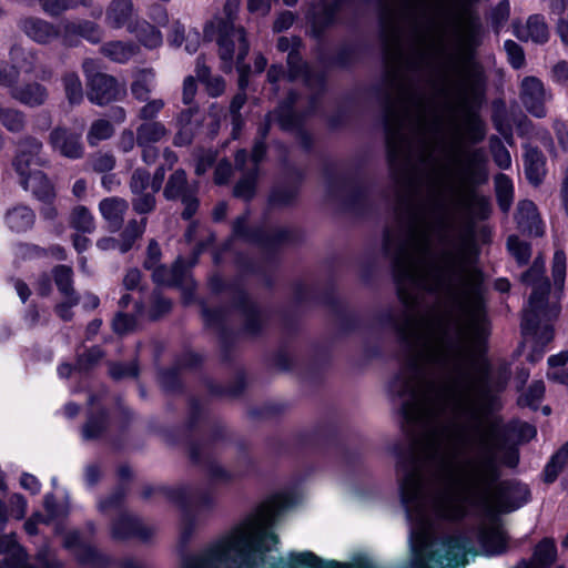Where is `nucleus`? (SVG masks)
Masks as SVG:
<instances>
[{
	"label": "nucleus",
	"instance_id": "nucleus-1",
	"mask_svg": "<svg viewBox=\"0 0 568 568\" xmlns=\"http://www.w3.org/2000/svg\"><path fill=\"white\" fill-rule=\"evenodd\" d=\"M430 0H406L410 40L402 47L397 12L384 4L382 12L385 74L384 104L387 154L392 174L402 189L415 185L417 165L424 166L425 196L385 233L384 251L390 256L398 297L405 306L394 326L399 338L418 352H486L488 322L483 278L473 263L474 242L456 232L447 214L445 191L452 204L476 219H487L489 201L476 191L488 180L483 149L463 152L456 183L434 153L444 118L434 97L410 79L432 67L448 27L457 36L462 64L456 92L463 108L462 138L484 141L487 128L475 104L484 95L481 67L469 55L481 43L483 24L471 9L475 0H454L444 21L429 14Z\"/></svg>",
	"mask_w": 568,
	"mask_h": 568
},
{
	"label": "nucleus",
	"instance_id": "nucleus-2",
	"mask_svg": "<svg viewBox=\"0 0 568 568\" xmlns=\"http://www.w3.org/2000/svg\"><path fill=\"white\" fill-rule=\"evenodd\" d=\"M277 542L278 536L272 531L252 535L244 526H237L204 554L185 559L183 568H210L214 562L223 568H260Z\"/></svg>",
	"mask_w": 568,
	"mask_h": 568
},
{
	"label": "nucleus",
	"instance_id": "nucleus-3",
	"mask_svg": "<svg viewBox=\"0 0 568 568\" xmlns=\"http://www.w3.org/2000/svg\"><path fill=\"white\" fill-rule=\"evenodd\" d=\"M267 448L277 456L291 455L292 446L300 453L311 450L323 453L335 449L343 463L349 468H356L362 463L358 449H351L346 445L342 425L337 417L318 420L311 430H300L292 436V444L277 436L266 439Z\"/></svg>",
	"mask_w": 568,
	"mask_h": 568
},
{
	"label": "nucleus",
	"instance_id": "nucleus-4",
	"mask_svg": "<svg viewBox=\"0 0 568 568\" xmlns=\"http://www.w3.org/2000/svg\"><path fill=\"white\" fill-rule=\"evenodd\" d=\"M544 273L545 262L541 257H536L531 267L521 275L523 283L532 285L523 329L525 334L531 335L536 344L535 353L542 352V346L552 339L554 329L549 322L557 318L560 312L557 303H548L550 284Z\"/></svg>",
	"mask_w": 568,
	"mask_h": 568
},
{
	"label": "nucleus",
	"instance_id": "nucleus-5",
	"mask_svg": "<svg viewBox=\"0 0 568 568\" xmlns=\"http://www.w3.org/2000/svg\"><path fill=\"white\" fill-rule=\"evenodd\" d=\"M388 452L395 457L396 473L400 475L398 493L406 516L410 521L423 523L426 510L415 445L396 440L388 447Z\"/></svg>",
	"mask_w": 568,
	"mask_h": 568
},
{
	"label": "nucleus",
	"instance_id": "nucleus-6",
	"mask_svg": "<svg viewBox=\"0 0 568 568\" xmlns=\"http://www.w3.org/2000/svg\"><path fill=\"white\" fill-rule=\"evenodd\" d=\"M490 432L501 453L500 463L510 469L519 465L520 452L518 446L529 443L537 436V428L534 425L519 419L503 423L500 416H497L490 423Z\"/></svg>",
	"mask_w": 568,
	"mask_h": 568
},
{
	"label": "nucleus",
	"instance_id": "nucleus-7",
	"mask_svg": "<svg viewBox=\"0 0 568 568\" xmlns=\"http://www.w3.org/2000/svg\"><path fill=\"white\" fill-rule=\"evenodd\" d=\"M187 416L183 425L172 426L165 432V437L171 445H182L186 448L187 457L191 464L202 462L200 438H194V433L199 429L202 422L207 418V410L196 396L187 398Z\"/></svg>",
	"mask_w": 568,
	"mask_h": 568
},
{
	"label": "nucleus",
	"instance_id": "nucleus-8",
	"mask_svg": "<svg viewBox=\"0 0 568 568\" xmlns=\"http://www.w3.org/2000/svg\"><path fill=\"white\" fill-rule=\"evenodd\" d=\"M267 366L294 373L302 384L320 387L329 375L335 357H265Z\"/></svg>",
	"mask_w": 568,
	"mask_h": 568
},
{
	"label": "nucleus",
	"instance_id": "nucleus-9",
	"mask_svg": "<svg viewBox=\"0 0 568 568\" xmlns=\"http://www.w3.org/2000/svg\"><path fill=\"white\" fill-rule=\"evenodd\" d=\"M207 357H176L175 363L180 365L181 371H199V382L206 388L207 394L213 398H240L248 387L247 373L245 368L236 369L234 379L230 385H222L202 368Z\"/></svg>",
	"mask_w": 568,
	"mask_h": 568
},
{
	"label": "nucleus",
	"instance_id": "nucleus-10",
	"mask_svg": "<svg viewBox=\"0 0 568 568\" xmlns=\"http://www.w3.org/2000/svg\"><path fill=\"white\" fill-rule=\"evenodd\" d=\"M62 547L74 556L81 567L112 568L116 565L112 556L103 552L95 545L85 541L78 529L65 532Z\"/></svg>",
	"mask_w": 568,
	"mask_h": 568
},
{
	"label": "nucleus",
	"instance_id": "nucleus-11",
	"mask_svg": "<svg viewBox=\"0 0 568 568\" xmlns=\"http://www.w3.org/2000/svg\"><path fill=\"white\" fill-rule=\"evenodd\" d=\"M197 192V183L190 182L186 172L178 169L169 175L163 196L166 201H180L184 205L182 219L190 220L199 209Z\"/></svg>",
	"mask_w": 568,
	"mask_h": 568
},
{
	"label": "nucleus",
	"instance_id": "nucleus-12",
	"mask_svg": "<svg viewBox=\"0 0 568 568\" xmlns=\"http://www.w3.org/2000/svg\"><path fill=\"white\" fill-rule=\"evenodd\" d=\"M85 73H90L94 68L93 60H85L82 64ZM88 99L98 105H105L112 101L122 99L125 95V89L118 80L106 73L88 74Z\"/></svg>",
	"mask_w": 568,
	"mask_h": 568
},
{
	"label": "nucleus",
	"instance_id": "nucleus-13",
	"mask_svg": "<svg viewBox=\"0 0 568 568\" xmlns=\"http://www.w3.org/2000/svg\"><path fill=\"white\" fill-rule=\"evenodd\" d=\"M494 498L501 513L509 514L518 510L531 499V491L527 484L516 479H503L497 483Z\"/></svg>",
	"mask_w": 568,
	"mask_h": 568
},
{
	"label": "nucleus",
	"instance_id": "nucleus-14",
	"mask_svg": "<svg viewBox=\"0 0 568 568\" xmlns=\"http://www.w3.org/2000/svg\"><path fill=\"white\" fill-rule=\"evenodd\" d=\"M150 186V172L143 168L135 169L129 181L130 192L132 194L131 205L134 213L146 217L156 209V196L158 192L152 189L149 192Z\"/></svg>",
	"mask_w": 568,
	"mask_h": 568
},
{
	"label": "nucleus",
	"instance_id": "nucleus-15",
	"mask_svg": "<svg viewBox=\"0 0 568 568\" xmlns=\"http://www.w3.org/2000/svg\"><path fill=\"white\" fill-rule=\"evenodd\" d=\"M162 491L166 493V499L178 506L182 513V527L180 531V542L185 546L190 542L196 528V514L189 487L185 485L176 487H162Z\"/></svg>",
	"mask_w": 568,
	"mask_h": 568
},
{
	"label": "nucleus",
	"instance_id": "nucleus-16",
	"mask_svg": "<svg viewBox=\"0 0 568 568\" xmlns=\"http://www.w3.org/2000/svg\"><path fill=\"white\" fill-rule=\"evenodd\" d=\"M237 8V1L236 0H227L224 6V12L226 16V19L221 20L219 22L217 29H219V55L222 60V69L225 72H230L232 70L234 53H235V45H237L236 38L233 37L231 31V26L234 30H241L244 34L243 28H236L234 24V17L233 13Z\"/></svg>",
	"mask_w": 568,
	"mask_h": 568
},
{
	"label": "nucleus",
	"instance_id": "nucleus-17",
	"mask_svg": "<svg viewBox=\"0 0 568 568\" xmlns=\"http://www.w3.org/2000/svg\"><path fill=\"white\" fill-rule=\"evenodd\" d=\"M110 536L115 541L139 539L146 542L152 538L153 529L145 526L139 516L123 510L111 520Z\"/></svg>",
	"mask_w": 568,
	"mask_h": 568
},
{
	"label": "nucleus",
	"instance_id": "nucleus-18",
	"mask_svg": "<svg viewBox=\"0 0 568 568\" xmlns=\"http://www.w3.org/2000/svg\"><path fill=\"white\" fill-rule=\"evenodd\" d=\"M519 98L528 113L542 119L547 115L546 103L551 99L542 81L534 75L525 77L519 85Z\"/></svg>",
	"mask_w": 568,
	"mask_h": 568
},
{
	"label": "nucleus",
	"instance_id": "nucleus-19",
	"mask_svg": "<svg viewBox=\"0 0 568 568\" xmlns=\"http://www.w3.org/2000/svg\"><path fill=\"white\" fill-rule=\"evenodd\" d=\"M277 49L281 52L288 51L287 54V65H288V73L287 79L290 81H294L296 79H303L305 84L310 88L318 89L321 90L324 85V77L320 73H313L308 65L302 60V57L300 55L298 51L296 50H290L291 48V41L286 37H281L277 40L276 44Z\"/></svg>",
	"mask_w": 568,
	"mask_h": 568
},
{
	"label": "nucleus",
	"instance_id": "nucleus-20",
	"mask_svg": "<svg viewBox=\"0 0 568 568\" xmlns=\"http://www.w3.org/2000/svg\"><path fill=\"white\" fill-rule=\"evenodd\" d=\"M48 163V159L43 155V144L39 139L27 135L19 141L12 165L20 176L31 171L32 165L45 166Z\"/></svg>",
	"mask_w": 568,
	"mask_h": 568
},
{
	"label": "nucleus",
	"instance_id": "nucleus-21",
	"mask_svg": "<svg viewBox=\"0 0 568 568\" xmlns=\"http://www.w3.org/2000/svg\"><path fill=\"white\" fill-rule=\"evenodd\" d=\"M297 503L294 488H287L268 495L255 509L252 517L257 521H272L277 515Z\"/></svg>",
	"mask_w": 568,
	"mask_h": 568
},
{
	"label": "nucleus",
	"instance_id": "nucleus-22",
	"mask_svg": "<svg viewBox=\"0 0 568 568\" xmlns=\"http://www.w3.org/2000/svg\"><path fill=\"white\" fill-rule=\"evenodd\" d=\"M351 359L349 365L352 367H356L361 371L366 369L374 359H378L379 357H348ZM397 359L399 357H396ZM405 361L402 364V367L398 372H403L405 376L410 378L413 381L414 385L416 386V383L422 378L423 371L418 363L419 359H432V361H439V359H478L484 364L489 365L490 359L494 357H403Z\"/></svg>",
	"mask_w": 568,
	"mask_h": 568
},
{
	"label": "nucleus",
	"instance_id": "nucleus-23",
	"mask_svg": "<svg viewBox=\"0 0 568 568\" xmlns=\"http://www.w3.org/2000/svg\"><path fill=\"white\" fill-rule=\"evenodd\" d=\"M49 145L54 152L68 159H80L83 156L84 148L81 142V134L65 126H55L49 134Z\"/></svg>",
	"mask_w": 568,
	"mask_h": 568
},
{
	"label": "nucleus",
	"instance_id": "nucleus-24",
	"mask_svg": "<svg viewBox=\"0 0 568 568\" xmlns=\"http://www.w3.org/2000/svg\"><path fill=\"white\" fill-rule=\"evenodd\" d=\"M111 425L110 409L104 405L87 408L85 420L81 426V436L87 442L101 439Z\"/></svg>",
	"mask_w": 568,
	"mask_h": 568
},
{
	"label": "nucleus",
	"instance_id": "nucleus-25",
	"mask_svg": "<svg viewBox=\"0 0 568 568\" xmlns=\"http://www.w3.org/2000/svg\"><path fill=\"white\" fill-rule=\"evenodd\" d=\"M18 28L29 39L39 44H49L61 34L60 29L55 24L38 17L21 18L18 21Z\"/></svg>",
	"mask_w": 568,
	"mask_h": 568
},
{
	"label": "nucleus",
	"instance_id": "nucleus-26",
	"mask_svg": "<svg viewBox=\"0 0 568 568\" xmlns=\"http://www.w3.org/2000/svg\"><path fill=\"white\" fill-rule=\"evenodd\" d=\"M62 37L64 44L72 47L75 39L81 37L91 43H99L103 38L100 26L90 20L65 21L63 23Z\"/></svg>",
	"mask_w": 568,
	"mask_h": 568
},
{
	"label": "nucleus",
	"instance_id": "nucleus-27",
	"mask_svg": "<svg viewBox=\"0 0 568 568\" xmlns=\"http://www.w3.org/2000/svg\"><path fill=\"white\" fill-rule=\"evenodd\" d=\"M98 209L106 223L108 230L110 232H118L123 225L129 203L123 197L110 196L101 200Z\"/></svg>",
	"mask_w": 568,
	"mask_h": 568
},
{
	"label": "nucleus",
	"instance_id": "nucleus-28",
	"mask_svg": "<svg viewBox=\"0 0 568 568\" xmlns=\"http://www.w3.org/2000/svg\"><path fill=\"white\" fill-rule=\"evenodd\" d=\"M234 303L244 321L243 331L248 335L257 334L265 323L264 316L257 306L251 302L244 292L237 293Z\"/></svg>",
	"mask_w": 568,
	"mask_h": 568
},
{
	"label": "nucleus",
	"instance_id": "nucleus-29",
	"mask_svg": "<svg viewBox=\"0 0 568 568\" xmlns=\"http://www.w3.org/2000/svg\"><path fill=\"white\" fill-rule=\"evenodd\" d=\"M20 178L21 186L26 191L31 192L39 201L52 202L55 197L54 187L42 171H29L24 176Z\"/></svg>",
	"mask_w": 568,
	"mask_h": 568
},
{
	"label": "nucleus",
	"instance_id": "nucleus-30",
	"mask_svg": "<svg viewBox=\"0 0 568 568\" xmlns=\"http://www.w3.org/2000/svg\"><path fill=\"white\" fill-rule=\"evenodd\" d=\"M558 559V549L552 537L541 538L532 548L531 556L525 558L528 568H551Z\"/></svg>",
	"mask_w": 568,
	"mask_h": 568
},
{
	"label": "nucleus",
	"instance_id": "nucleus-31",
	"mask_svg": "<svg viewBox=\"0 0 568 568\" xmlns=\"http://www.w3.org/2000/svg\"><path fill=\"white\" fill-rule=\"evenodd\" d=\"M515 34L521 41L531 40L535 43L544 44L549 40L550 32L542 14H531L525 26H515Z\"/></svg>",
	"mask_w": 568,
	"mask_h": 568
},
{
	"label": "nucleus",
	"instance_id": "nucleus-32",
	"mask_svg": "<svg viewBox=\"0 0 568 568\" xmlns=\"http://www.w3.org/2000/svg\"><path fill=\"white\" fill-rule=\"evenodd\" d=\"M516 220L518 227L528 235L541 236L544 234L542 223L537 206L529 200L518 203Z\"/></svg>",
	"mask_w": 568,
	"mask_h": 568
},
{
	"label": "nucleus",
	"instance_id": "nucleus-33",
	"mask_svg": "<svg viewBox=\"0 0 568 568\" xmlns=\"http://www.w3.org/2000/svg\"><path fill=\"white\" fill-rule=\"evenodd\" d=\"M478 541L488 556H501L508 551L509 538L499 525L480 529Z\"/></svg>",
	"mask_w": 568,
	"mask_h": 568
},
{
	"label": "nucleus",
	"instance_id": "nucleus-34",
	"mask_svg": "<svg viewBox=\"0 0 568 568\" xmlns=\"http://www.w3.org/2000/svg\"><path fill=\"white\" fill-rule=\"evenodd\" d=\"M8 88L12 99L31 108L44 104L48 99L47 88L38 82H30L22 87L13 84Z\"/></svg>",
	"mask_w": 568,
	"mask_h": 568
},
{
	"label": "nucleus",
	"instance_id": "nucleus-35",
	"mask_svg": "<svg viewBox=\"0 0 568 568\" xmlns=\"http://www.w3.org/2000/svg\"><path fill=\"white\" fill-rule=\"evenodd\" d=\"M524 166L528 181L535 186L539 185L546 175V158L538 148L525 146Z\"/></svg>",
	"mask_w": 568,
	"mask_h": 568
},
{
	"label": "nucleus",
	"instance_id": "nucleus-36",
	"mask_svg": "<svg viewBox=\"0 0 568 568\" xmlns=\"http://www.w3.org/2000/svg\"><path fill=\"white\" fill-rule=\"evenodd\" d=\"M133 16L132 0H112L105 11V23L112 29L129 28Z\"/></svg>",
	"mask_w": 568,
	"mask_h": 568
},
{
	"label": "nucleus",
	"instance_id": "nucleus-37",
	"mask_svg": "<svg viewBox=\"0 0 568 568\" xmlns=\"http://www.w3.org/2000/svg\"><path fill=\"white\" fill-rule=\"evenodd\" d=\"M152 271V278L156 284L166 286H181L185 285L187 288H193L194 283L186 280L185 272L180 264H174L172 267L159 265Z\"/></svg>",
	"mask_w": 568,
	"mask_h": 568
},
{
	"label": "nucleus",
	"instance_id": "nucleus-38",
	"mask_svg": "<svg viewBox=\"0 0 568 568\" xmlns=\"http://www.w3.org/2000/svg\"><path fill=\"white\" fill-rule=\"evenodd\" d=\"M483 398L484 400L478 409L466 408L463 410V416L475 428H479L481 426L483 418H488L494 415L495 412L500 409L499 398L489 390L484 392Z\"/></svg>",
	"mask_w": 568,
	"mask_h": 568
},
{
	"label": "nucleus",
	"instance_id": "nucleus-39",
	"mask_svg": "<svg viewBox=\"0 0 568 568\" xmlns=\"http://www.w3.org/2000/svg\"><path fill=\"white\" fill-rule=\"evenodd\" d=\"M4 221L12 232L23 233L33 227L36 213L29 206L19 204L7 211Z\"/></svg>",
	"mask_w": 568,
	"mask_h": 568
},
{
	"label": "nucleus",
	"instance_id": "nucleus-40",
	"mask_svg": "<svg viewBox=\"0 0 568 568\" xmlns=\"http://www.w3.org/2000/svg\"><path fill=\"white\" fill-rule=\"evenodd\" d=\"M233 37L236 38L237 45H235V53L234 57H236V68L239 71V88L240 92H245V89L248 84V73H250V65L244 63V60L248 53L250 44L246 40L245 34L241 30H234L232 26L230 27Z\"/></svg>",
	"mask_w": 568,
	"mask_h": 568
},
{
	"label": "nucleus",
	"instance_id": "nucleus-41",
	"mask_svg": "<svg viewBox=\"0 0 568 568\" xmlns=\"http://www.w3.org/2000/svg\"><path fill=\"white\" fill-rule=\"evenodd\" d=\"M170 130L161 121L141 122L136 126V143L156 144L166 141Z\"/></svg>",
	"mask_w": 568,
	"mask_h": 568
},
{
	"label": "nucleus",
	"instance_id": "nucleus-42",
	"mask_svg": "<svg viewBox=\"0 0 568 568\" xmlns=\"http://www.w3.org/2000/svg\"><path fill=\"white\" fill-rule=\"evenodd\" d=\"M158 383L165 394L180 395L185 392V385L181 377V367L176 363L171 367L159 369Z\"/></svg>",
	"mask_w": 568,
	"mask_h": 568
},
{
	"label": "nucleus",
	"instance_id": "nucleus-43",
	"mask_svg": "<svg viewBox=\"0 0 568 568\" xmlns=\"http://www.w3.org/2000/svg\"><path fill=\"white\" fill-rule=\"evenodd\" d=\"M155 74L152 69H138L133 72L131 94L139 102L148 101L153 89Z\"/></svg>",
	"mask_w": 568,
	"mask_h": 568
},
{
	"label": "nucleus",
	"instance_id": "nucleus-44",
	"mask_svg": "<svg viewBox=\"0 0 568 568\" xmlns=\"http://www.w3.org/2000/svg\"><path fill=\"white\" fill-rule=\"evenodd\" d=\"M195 73L199 81L205 85L209 95L215 98L224 93V79L220 75H211L210 68L205 64L203 57L196 59Z\"/></svg>",
	"mask_w": 568,
	"mask_h": 568
},
{
	"label": "nucleus",
	"instance_id": "nucleus-45",
	"mask_svg": "<svg viewBox=\"0 0 568 568\" xmlns=\"http://www.w3.org/2000/svg\"><path fill=\"white\" fill-rule=\"evenodd\" d=\"M9 60L11 62L9 71H17L19 73L21 70L26 73L34 72L36 52L24 49L19 43H13L10 47Z\"/></svg>",
	"mask_w": 568,
	"mask_h": 568
},
{
	"label": "nucleus",
	"instance_id": "nucleus-46",
	"mask_svg": "<svg viewBox=\"0 0 568 568\" xmlns=\"http://www.w3.org/2000/svg\"><path fill=\"white\" fill-rule=\"evenodd\" d=\"M148 217H141L140 220L131 219L128 221L122 232L120 233V252L122 254L129 252L138 240L142 237L145 232Z\"/></svg>",
	"mask_w": 568,
	"mask_h": 568
},
{
	"label": "nucleus",
	"instance_id": "nucleus-47",
	"mask_svg": "<svg viewBox=\"0 0 568 568\" xmlns=\"http://www.w3.org/2000/svg\"><path fill=\"white\" fill-rule=\"evenodd\" d=\"M138 47L131 42L110 41L101 45L100 52L118 63H125L135 55Z\"/></svg>",
	"mask_w": 568,
	"mask_h": 568
},
{
	"label": "nucleus",
	"instance_id": "nucleus-48",
	"mask_svg": "<svg viewBox=\"0 0 568 568\" xmlns=\"http://www.w3.org/2000/svg\"><path fill=\"white\" fill-rule=\"evenodd\" d=\"M129 494L128 485L116 484L110 494L102 496L98 501V509L105 514L110 510L123 509Z\"/></svg>",
	"mask_w": 568,
	"mask_h": 568
},
{
	"label": "nucleus",
	"instance_id": "nucleus-49",
	"mask_svg": "<svg viewBox=\"0 0 568 568\" xmlns=\"http://www.w3.org/2000/svg\"><path fill=\"white\" fill-rule=\"evenodd\" d=\"M387 392L392 399H399L404 397H416V387L403 372H397L387 383Z\"/></svg>",
	"mask_w": 568,
	"mask_h": 568
},
{
	"label": "nucleus",
	"instance_id": "nucleus-50",
	"mask_svg": "<svg viewBox=\"0 0 568 568\" xmlns=\"http://www.w3.org/2000/svg\"><path fill=\"white\" fill-rule=\"evenodd\" d=\"M545 383L541 379L534 381L525 393L517 398V405L521 408L528 407L536 412L545 397Z\"/></svg>",
	"mask_w": 568,
	"mask_h": 568
},
{
	"label": "nucleus",
	"instance_id": "nucleus-51",
	"mask_svg": "<svg viewBox=\"0 0 568 568\" xmlns=\"http://www.w3.org/2000/svg\"><path fill=\"white\" fill-rule=\"evenodd\" d=\"M288 409V404L283 402H265L248 409L250 418L254 420H270L282 416Z\"/></svg>",
	"mask_w": 568,
	"mask_h": 568
},
{
	"label": "nucleus",
	"instance_id": "nucleus-52",
	"mask_svg": "<svg viewBox=\"0 0 568 568\" xmlns=\"http://www.w3.org/2000/svg\"><path fill=\"white\" fill-rule=\"evenodd\" d=\"M70 226L81 233H92L95 230V220L91 211L84 205H77L70 213Z\"/></svg>",
	"mask_w": 568,
	"mask_h": 568
},
{
	"label": "nucleus",
	"instance_id": "nucleus-53",
	"mask_svg": "<svg viewBox=\"0 0 568 568\" xmlns=\"http://www.w3.org/2000/svg\"><path fill=\"white\" fill-rule=\"evenodd\" d=\"M0 123L11 133H20L27 125L26 114L21 110L0 104Z\"/></svg>",
	"mask_w": 568,
	"mask_h": 568
},
{
	"label": "nucleus",
	"instance_id": "nucleus-54",
	"mask_svg": "<svg viewBox=\"0 0 568 568\" xmlns=\"http://www.w3.org/2000/svg\"><path fill=\"white\" fill-rule=\"evenodd\" d=\"M202 462L199 464H193L197 467H205L209 474V477L212 481H223L230 483L233 479L231 471L225 469L222 465L216 462L214 453H205L201 452Z\"/></svg>",
	"mask_w": 568,
	"mask_h": 568
},
{
	"label": "nucleus",
	"instance_id": "nucleus-55",
	"mask_svg": "<svg viewBox=\"0 0 568 568\" xmlns=\"http://www.w3.org/2000/svg\"><path fill=\"white\" fill-rule=\"evenodd\" d=\"M337 12V3H329L327 1H318L313 6L312 20L315 28L322 30L329 26Z\"/></svg>",
	"mask_w": 568,
	"mask_h": 568
},
{
	"label": "nucleus",
	"instance_id": "nucleus-56",
	"mask_svg": "<svg viewBox=\"0 0 568 568\" xmlns=\"http://www.w3.org/2000/svg\"><path fill=\"white\" fill-rule=\"evenodd\" d=\"M139 357H133L129 363L109 362V376L114 382H120L126 378H138L140 376Z\"/></svg>",
	"mask_w": 568,
	"mask_h": 568
},
{
	"label": "nucleus",
	"instance_id": "nucleus-57",
	"mask_svg": "<svg viewBox=\"0 0 568 568\" xmlns=\"http://www.w3.org/2000/svg\"><path fill=\"white\" fill-rule=\"evenodd\" d=\"M495 186L499 207L501 211L507 212L513 203V183L506 174L499 173L495 178Z\"/></svg>",
	"mask_w": 568,
	"mask_h": 568
},
{
	"label": "nucleus",
	"instance_id": "nucleus-58",
	"mask_svg": "<svg viewBox=\"0 0 568 568\" xmlns=\"http://www.w3.org/2000/svg\"><path fill=\"white\" fill-rule=\"evenodd\" d=\"M568 357H548L549 369L547 377L549 381L564 385L568 388Z\"/></svg>",
	"mask_w": 568,
	"mask_h": 568
},
{
	"label": "nucleus",
	"instance_id": "nucleus-59",
	"mask_svg": "<svg viewBox=\"0 0 568 568\" xmlns=\"http://www.w3.org/2000/svg\"><path fill=\"white\" fill-rule=\"evenodd\" d=\"M114 129L110 121L99 119L92 122L87 140L91 146L97 145L99 142L106 140L113 135Z\"/></svg>",
	"mask_w": 568,
	"mask_h": 568
},
{
	"label": "nucleus",
	"instance_id": "nucleus-60",
	"mask_svg": "<svg viewBox=\"0 0 568 568\" xmlns=\"http://www.w3.org/2000/svg\"><path fill=\"white\" fill-rule=\"evenodd\" d=\"M72 275L73 272L71 267L67 265H58L53 268L54 283L59 292L63 294L65 297L75 296L72 286Z\"/></svg>",
	"mask_w": 568,
	"mask_h": 568
},
{
	"label": "nucleus",
	"instance_id": "nucleus-61",
	"mask_svg": "<svg viewBox=\"0 0 568 568\" xmlns=\"http://www.w3.org/2000/svg\"><path fill=\"white\" fill-rule=\"evenodd\" d=\"M68 101L71 104H79L83 99L82 83L74 72L65 73L62 78Z\"/></svg>",
	"mask_w": 568,
	"mask_h": 568
},
{
	"label": "nucleus",
	"instance_id": "nucleus-62",
	"mask_svg": "<svg viewBox=\"0 0 568 568\" xmlns=\"http://www.w3.org/2000/svg\"><path fill=\"white\" fill-rule=\"evenodd\" d=\"M202 442V453H214V446L219 443L227 440V433L225 426L220 422H214L210 428L206 438L200 439Z\"/></svg>",
	"mask_w": 568,
	"mask_h": 568
},
{
	"label": "nucleus",
	"instance_id": "nucleus-63",
	"mask_svg": "<svg viewBox=\"0 0 568 568\" xmlns=\"http://www.w3.org/2000/svg\"><path fill=\"white\" fill-rule=\"evenodd\" d=\"M136 38L146 48H156L162 43L161 32L146 21L140 23L136 28Z\"/></svg>",
	"mask_w": 568,
	"mask_h": 568
},
{
	"label": "nucleus",
	"instance_id": "nucleus-64",
	"mask_svg": "<svg viewBox=\"0 0 568 568\" xmlns=\"http://www.w3.org/2000/svg\"><path fill=\"white\" fill-rule=\"evenodd\" d=\"M489 150L498 168L506 170L510 166V154L498 136L491 135L489 138Z\"/></svg>",
	"mask_w": 568,
	"mask_h": 568
}]
</instances>
